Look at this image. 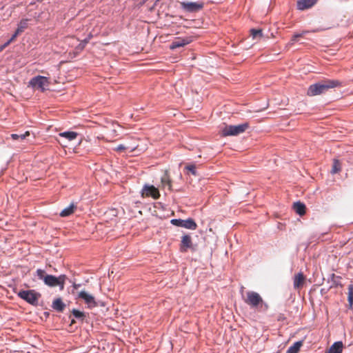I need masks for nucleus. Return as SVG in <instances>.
<instances>
[{
    "label": "nucleus",
    "instance_id": "obj_1",
    "mask_svg": "<svg viewBox=\"0 0 353 353\" xmlns=\"http://www.w3.org/2000/svg\"><path fill=\"white\" fill-rule=\"evenodd\" d=\"M342 86V83L335 79H325L311 85L307 94L310 97L319 95L326 92L329 89Z\"/></svg>",
    "mask_w": 353,
    "mask_h": 353
},
{
    "label": "nucleus",
    "instance_id": "obj_2",
    "mask_svg": "<svg viewBox=\"0 0 353 353\" xmlns=\"http://www.w3.org/2000/svg\"><path fill=\"white\" fill-rule=\"evenodd\" d=\"M36 276L40 280H42L45 285L48 287L54 288L56 286H59L61 290L64 289L65 282L66 280V276L64 274H61L58 277L47 274L46 271L41 269H37L36 271Z\"/></svg>",
    "mask_w": 353,
    "mask_h": 353
},
{
    "label": "nucleus",
    "instance_id": "obj_3",
    "mask_svg": "<svg viewBox=\"0 0 353 353\" xmlns=\"http://www.w3.org/2000/svg\"><path fill=\"white\" fill-rule=\"evenodd\" d=\"M248 128V123H244L237 125H226L221 130V135L223 137L236 136L244 132Z\"/></svg>",
    "mask_w": 353,
    "mask_h": 353
},
{
    "label": "nucleus",
    "instance_id": "obj_4",
    "mask_svg": "<svg viewBox=\"0 0 353 353\" xmlns=\"http://www.w3.org/2000/svg\"><path fill=\"white\" fill-rule=\"evenodd\" d=\"M17 295L32 305L38 304L39 299L41 296L39 292H37L34 290H21L17 293Z\"/></svg>",
    "mask_w": 353,
    "mask_h": 353
},
{
    "label": "nucleus",
    "instance_id": "obj_5",
    "mask_svg": "<svg viewBox=\"0 0 353 353\" xmlns=\"http://www.w3.org/2000/svg\"><path fill=\"white\" fill-rule=\"evenodd\" d=\"M244 302L252 307H258L263 304V301L260 294L254 291L246 292L245 297L243 298Z\"/></svg>",
    "mask_w": 353,
    "mask_h": 353
},
{
    "label": "nucleus",
    "instance_id": "obj_6",
    "mask_svg": "<svg viewBox=\"0 0 353 353\" xmlns=\"http://www.w3.org/2000/svg\"><path fill=\"white\" fill-rule=\"evenodd\" d=\"M29 84L34 88L44 91L46 90V87L48 86L49 81L48 78L46 77L37 76L30 81Z\"/></svg>",
    "mask_w": 353,
    "mask_h": 353
},
{
    "label": "nucleus",
    "instance_id": "obj_7",
    "mask_svg": "<svg viewBox=\"0 0 353 353\" xmlns=\"http://www.w3.org/2000/svg\"><path fill=\"white\" fill-rule=\"evenodd\" d=\"M170 222L175 226L181 227L189 230H196L197 228L196 222L191 218L186 220L175 219H172Z\"/></svg>",
    "mask_w": 353,
    "mask_h": 353
},
{
    "label": "nucleus",
    "instance_id": "obj_8",
    "mask_svg": "<svg viewBox=\"0 0 353 353\" xmlns=\"http://www.w3.org/2000/svg\"><path fill=\"white\" fill-rule=\"evenodd\" d=\"M142 197H152L157 199L160 197L159 190L152 185H145L141 190Z\"/></svg>",
    "mask_w": 353,
    "mask_h": 353
},
{
    "label": "nucleus",
    "instance_id": "obj_9",
    "mask_svg": "<svg viewBox=\"0 0 353 353\" xmlns=\"http://www.w3.org/2000/svg\"><path fill=\"white\" fill-rule=\"evenodd\" d=\"M183 10L189 12H194L201 10L203 8L202 2H188L183 1L180 3Z\"/></svg>",
    "mask_w": 353,
    "mask_h": 353
},
{
    "label": "nucleus",
    "instance_id": "obj_10",
    "mask_svg": "<svg viewBox=\"0 0 353 353\" xmlns=\"http://www.w3.org/2000/svg\"><path fill=\"white\" fill-rule=\"evenodd\" d=\"M179 249L181 252H188V250H195L193 246L192 237L190 235L185 234L181 237Z\"/></svg>",
    "mask_w": 353,
    "mask_h": 353
},
{
    "label": "nucleus",
    "instance_id": "obj_11",
    "mask_svg": "<svg viewBox=\"0 0 353 353\" xmlns=\"http://www.w3.org/2000/svg\"><path fill=\"white\" fill-rule=\"evenodd\" d=\"M78 297L84 300L89 307H94L97 305L94 296L87 293L85 291H81L78 294Z\"/></svg>",
    "mask_w": 353,
    "mask_h": 353
},
{
    "label": "nucleus",
    "instance_id": "obj_12",
    "mask_svg": "<svg viewBox=\"0 0 353 353\" xmlns=\"http://www.w3.org/2000/svg\"><path fill=\"white\" fill-rule=\"evenodd\" d=\"M318 0H298L297 8L300 10H304L312 8L316 3Z\"/></svg>",
    "mask_w": 353,
    "mask_h": 353
},
{
    "label": "nucleus",
    "instance_id": "obj_13",
    "mask_svg": "<svg viewBox=\"0 0 353 353\" xmlns=\"http://www.w3.org/2000/svg\"><path fill=\"white\" fill-rule=\"evenodd\" d=\"M305 276L302 272H299L294 277V288L299 289L302 288L305 283Z\"/></svg>",
    "mask_w": 353,
    "mask_h": 353
},
{
    "label": "nucleus",
    "instance_id": "obj_14",
    "mask_svg": "<svg viewBox=\"0 0 353 353\" xmlns=\"http://www.w3.org/2000/svg\"><path fill=\"white\" fill-rule=\"evenodd\" d=\"M138 147V144L134 143L133 145H128V144H120L116 148L115 150L117 152L128 151L132 152L134 151Z\"/></svg>",
    "mask_w": 353,
    "mask_h": 353
},
{
    "label": "nucleus",
    "instance_id": "obj_15",
    "mask_svg": "<svg viewBox=\"0 0 353 353\" xmlns=\"http://www.w3.org/2000/svg\"><path fill=\"white\" fill-rule=\"evenodd\" d=\"M343 347V343L341 341H337L334 343L325 353H342Z\"/></svg>",
    "mask_w": 353,
    "mask_h": 353
},
{
    "label": "nucleus",
    "instance_id": "obj_16",
    "mask_svg": "<svg viewBox=\"0 0 353 353\" xmlns=\"http://www.w3.org/2000/svg\"><path fill=\"white\" fill-rule=\"evenodd\" d=\"M77 209V205L74 203H71L68 207L64 208L61 212L60 216L62 217H65L70 216L74 212V210Z\"/></svg>",
    "mask_w": 353,
    "mask_h": 353
},
{
    "label": "nucleus",
    "instance_id": "obj_17",
    "mask_svg": "<svg viewBox=\"0 0 353 353\" xmlns=\"http://www.w3.org/2000/svg\"><path fill=\"white\" fill-rule=\"evenodd\" d=\"M294 211L300 216L305 214V205L301 202H296L293 205Z\"/></svg>",
    "mask_w": 353,
    "mask_h": 353
},
{
    "label": "nucleus",
    "instance_id": "obj_18",
    "mask_svg": "<svg viewBox=\"0 0 353 353\" xmlns=\"http://www.w3.org/2000/svg\"><path fill=\"white\" fill-rule=\"evenodd\" d=\"M65 307V305L62 301L61 298H57L54 300L52 303L53 309L56 310L58 312H62Z\"/></svg>",
    "mask_w": 353,
    "mask_h": 353
},
{
    "label": "nucleus",
    "instance_id": "obj_19",
    "mask_svg": "<svg viewBox=\"0 0 353 353\" xmlns=\"http://www.w3.org/2000/svg\"><path fill=\"white\" fill-rule=\"evenodd\" d=\"M59 137L67 139L69 141L74 140L77 138L78 134L75 132L68 131L59 134Z\"/></svg>",
    "mask_w": 353,
    "mask_h": 353
},
{
    "label": "nucleus",
    "instance_id": "obj_20",
    "mask_svg": "<svg viewBox=\"0 0 353 353\" xmlns=\"http://www.w3.org/2000/svg\"><path fill=\"white\" fill-rule=\"evenodd\" d=\"M302 342L301 341H297L294 343L292 346H290L286 353H298L301 347L302 346Z\"/></svg>",
    "mask_w": 353,
    "mask_h": 353
},
{
    "label": "nucleus",
    "instance_id": "obj_21",
    "mask_svg": "<svg viewBox=\"0 0 353 353\" xmlns=\"http://www.w3.org/2000/svg\"><path fill=\"white\" fill-rule=\"evenodd\" d=\"M28 19H25L20 21V22L18 23L17 28L16 31H17V33L21 34L27 28H28Z\"/></svg>",
    "mask_w": 353,
    "mask_h": 353
},
{
    "label": "nucleus",
    "instance_id": "obj_22",
    "mask_svg": "<svg viewBox=\"0 0 353 353\" xmlns=\"http://www.w3.org/2000/svg\"><path fill=\"white\" fill-rule=\"evenodd\" d=\"M161 183H162L163 186L168 185L169 190H171L172 181H171V179L170 178V176H169L168 172H166L163 174V176L161 177Z\"/></svg>",
    "mask_w": 353,
    "mask_h": 353
},
{
    "label": "nucleus",
    "instance_id": "obj_23",
    "mask_svg": "<svg viewBox=\"0 0 353 353\" xmlns=\"http://www.w3.org/2000/svg\"><path fill=\"white\" fill-rule=\"evenodd\" d=\"M308 32H310V31L303 30L301 33H297V34H294L289 43V45H291V46L293 45L295 42H296L298 41L299 38L304 37Z\"/></svg>",
    "mask_w": 353,
    "mask_h": 353
},
{
    "label": "nucleus",
    "instance_id": "obj_24",
    "mask_svg": "<svg viewBox=\"0 0 353 353\" xmlns=\"http://www.w3.org/2000/svg\"><path fill=\"white\" fill-rule=\"evenodd\" d=\"M308 32H310V31L303 30L301 33H297V34H294L289 43V45H291V46L293 45L295 42H296L298 41L299 38L304 37Z\"/></svg>",
    "mask_w": 353,
    "mask_h": 353
},
{
    "label": "nucleus",
    "instance_id": "obj_25",
    "mask_svg": "<svg viewBox=\"0 0 353 353\" xmlns=\"http://www.w3.org/2000/svg\"><path fill=\"white\" fill-rule=\"evenodd\" d=\"M308 32H310V31L303 30L301 33H297V34H294L289 43V45H291V46L293 45L295 42H296L298 41L299 38L304 37Z\"/></svg>",
    "mask_w": 353,
    "mask_h": 353
},
{
    "label": "nucleus",
    "instance_id": "obj_26",
    "mask_svg": "<svg viewBox=\"0 0 353 353\" xmlns=\"http://www.w3.org/2000/svg\"><path fill=\"white\" fill-rule=\"evenodd\" d=\"M347 301L350 304V307L353 305V284H350L348 285V294H347Z\"/></svg>",
    "mask_w": 353,
    "mask_h": 353
},
{
    "label": "nucleus",
    "instance_id": "obj_27",
    "mask_svg": "<svg viewBox=\"0 0 353 353\" xmlns=\"http://www.w3.org/2000/svg\"><path fill=\"white\" fill-rule=\"evenodd\" d=\"M341 163L339 162V160L334 159V162H333V165H332V171H331L332 173L336 174V173L339 172V171H341Z\"/></svg>",
    "mask_w": 353,
    "mask_h": 353
},
{
    "label": "nucleus",
    "instance_id": "obj_28",
    "mask_svg": "<svg viewBox=\"0 0 353 353\" xmlns=\"http://www.w3.org/2000/svg\"><path fill=\"white\" fill-rule=\"evenodd\" d=\"M72 314L74 315V316L75 318L80 319L82 321L85 317V314L83 312H81V311H79L78 310H76V309H73L72 311Z\"/></svg>",
    "mask_w": 353,
    "mask_h": 353
},
{
    "label": "nucleus",
    "instance_id": "obj_29",
    "mask_svg": "<svg viewBox=\"0 0 353 353\" xmlns=\"http://www.w3.org/2000/svg\"><path fill=\"white\" fill-rule=\"evenodd\" d=\"M187 43H188V42H185L184 40L176 41L172 43L171 48L174 49V48H179V47L184 46Z\"/></svg>",
    "mask_w": 353,
    "mask_h": 353
},
{
    "label": "nucleus",
    "instance_id": "obj_30",
    "mask_svg": "<svg viewBox=\"0 0 353 353\" xmlns=\"http://www.w3.org/2000/svg\"><path fill=\"white\" fill-rule=\"evenodd\" d=\"M250 32H251V35L253 37V38H255L258 36L262 37V35H263L262 30L261 29H259V30L252 29L250 30Z\"/></svg>",
    "mask_w": 353,
    "mask_h": 353
},
{
    "label": "nucleus",
    "instance_id": "obj_31",
    "mask_svg": "<svg viewBox=\"0 0 353 353\" xmlns=\"http://www.w3.org/2000/svg\"><path fill=\"white\" fill-rule=\"evenodd\" d=\"M89 42V39H83L80 43L79 45L77 47V50H83L86 44Z\"/></svg>",
    "mask_w": 353,
    "mask_h": 353
},
{
    "label": "nucleus",
    "instance_id": "obj_32",
    "mask_svg": "<svg viewBox=\"0 0 353 353\" xmlns=\"http://www.w3.org/2000/svg\"><path fill=\"white\" fill-rule=\"evenodd\" d=\"M185 168L193 175H196V167L194 165H188Z\"/></svg>",
    "mask_w": 353,
    "mask_h": 353
},
{
    "label": "nucleus",
    "instance_id": "obj_33",
    "mask_svg": "<svg viewBox=\"0 0 353 353\" xmlns=\"http://www.w3.org/2000/svg\"><path fill=\"white\" fill-rule=\"evenodd\" d=\"M19 34H20V33H17V31H15L14 34L9 39L10 42H13Z\"/></svg>",
    "mask_w": 353,
    "mask_h": 353
},
{
    "label": "nucleus",
    "instance_id": "obj_34",
    "mask_svg": "<svg viewBox=\"0 0 353 353\" xmlns=\"http://www.w3.org/2000/svg\"><path fill=\"white\" fill-rule=\"evenodd\" d=\"M29 135H30V132L28 131H27L24 134H19V138L21 139H25Z\"/></svg>",
    "mask_w": 353,
    "mask_h": 353
},
{
    "label": "nucleus",
    "instance_id": "obj_35",
    "mask_svg": "<svg viewBox=\"0 0 353 353\" xmlns=\"http://www.w3.org/2000/svg\"><path fill=\"white\" fill-rule=\"evenodd\" d=\"M11 137L13 140H17L19 139V134H12Z\"/></svg>",
    "mask_w": 353,
    "mask_h": 353
},
{
    "label": "nucleus",
    "instance_id": "obj_36",
    "mask_svg": "<svg viewBox=\"0 0 353 353\" xmlns=\"http://www.w3.org/2000/svg\"><path fill=\"white\" fill-rule=\"evenodd\" d=\"M133 143H125V144H128V145H133L134 143L137 144V141L136 139L132 140Z\"/></svg>",
    "mask_w": 353,
    "mask_h": 353
},
{
    "label": "nucleus",
    "instance_id": "obj_37",
    "mask_svg": "<svg viewBox=\"0 0 353 353\" xmlns=\"http://www.w3.org/2000/svg\"><path fill=\"white\" fill-rule=\"evenodd\" d=\"M12 42H10V40H8L6 43H5L3 45H2L3 48H6L7 46H8Z\"/></svg>",
    "mask_w": 353,
    "mask_h": 353
},
{
    "label": "nucleus",
    "instance_id": "obj_38",
    "mask_svg": "<svg viewBox=\"0 0 353 353\" xmlns=\"http://www.w3.org/2000/svg\"><path fill=\"white\" fill-rule=\"evenodd\" d=\"M79 285H80L79 284H74L73 287H74V288L77 289L79 287Z\"/></svg>",
    "mask_w": 353,
    "mask_h": 353
},
{
    "label": "nucleus",
    "instance_id": "obj_39",
    "mask_svg": "<svg viewBox=\"0 0 353 353\" xmlns=\"http://www.w3.org/2000/svg\"><path fill=\"white\" fill-rule=\"evenodd\" d=\"M92 37V35L91 34H90L86 39H89V41H90Z\"/></svg>",
    "mask_w": 353,
    "mask_h": 353
},
{
    "label": "nucleus",
    "instance_id": "obj_40",
    "mask_svg": "<svg viewBox=\"0 0 353 353\" xmlns=\"http://www.w3.org/2000/svg\"><path fill=\"white\" fill-rule=\"evenodd\" d=\"M3 49H5L4 48H3L2 46H0V52H1Z\"/></svg>",
    "mask_w": 353,
    "mask_h": 353
},
{
    "label": "nucleus",
    "instance_id": "obj_41",
    "mask_svg": "<svg viewBox=\"0 0 353 353\" xmlns=\"http://www.w3.org/2000/svg\"><path fill=\"white\" fill-rule=\"evenodd\" d=\"M74 323H75V321H74V319H72V320L71 321V324Z\"/></svg>",
    "mask_w": 353,
    "mask_h": 353
}]
</instances>
